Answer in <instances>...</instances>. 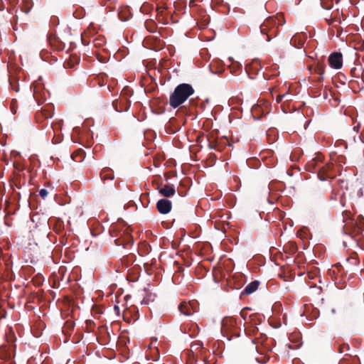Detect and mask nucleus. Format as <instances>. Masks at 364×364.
I'll return each mask as SVG.
<instances>
[{"mask_svg":"<svg viewBox=\"0 0 364 364\" xmlns=\"http://www.w3.org/2000/svg\"><path fill=\"white\" fill-rule=\"evenodd\" d=\"M194 92L191 85L186 83L178 85L170 96V105L176 108L183 104Z\"/></svg>","mask_w":364,"mask_h":364,"instance_id":"1","label":"nucleus"},{"mask_svg":"<svg viewBox=\"0 0 364 364\" xmlns=\"http://www.w3.org/2000/svg\"><path fill=\"white\" fill-rule=\"evenodd\" d=\"M328 62L331 68L340 69L342 67V55L339 53H332L328 58Z\"/></svg>","mask_w":364,"mask_h":364,"instance_id":"2","label":"nucleus"},{"mask_svg":"<svg viewBox=\"0 0 364 364\" xmlns=\"http://www.w3.org/2000/svg\"><path fill=\"white\" fill-rule=\"evenodd\" d=\"M159 211L162 214H166L171 210V203L167 199H161L156 204Z\"/></svg>","mask_w":364,"mask_h":364,"instance_id":"3","label":"nucleus"},{"mask_svg":"<svg viewBox=\"0 0 364 364\" xmlns=\"http://www.w3.org/2000/svg\"><path fill=\"white\" fill-rule=\"evenodd\" d=\"M159 193L165 197H170L175 194L176 191L172 186H165L159 189Z\"/></svg>","mask_w":364,"mask_h":364,"instance_id":"4","label":"nucleus"},{"mask_svg":"<svg viewBox=\"0 0 364 364\" xmlns=\"http://www.w3.org/2000/svg\"><path fill=\"white\" fill-rule=\"evenodd\" d=\"M258 286H259L258 282H257V281L252 282L250 283L245 287V289L244 290V292L246 294H250L253 293L254 291H255L257 289Z\"/></svg>","mask_w":364,"mask_h":364,"instance_id":"5","label":"nucleus"},{"mask_svg":"<svg viewBox=\"0 0 364 364\" xmlns=\"http://www.w3.org/2000/svg\"><path fill=\"white\" fill-rule=\"evenodd\" d=\"M180 311L185 315H191L192 311L191 310V305L188 304H182L179 306Z\"/></svg>","mask_w":364,"mask_h":364,"instance_id":"6","label":"nucleus"},{"mask_svg":"<svg viewBox=\"0 0 364 364\" xmlns=\"http://www.w3.org/2000/svg\"><path fill=\"white\" fill-rule=\"evenodd\" d=\"M39 195L41 196V197H42L43 198H46L47 196H48V191L46 189H41L40 191H39Z\"/></svg>","mask_w":364,"mask_h":364,"instance_id":"7","label":"nucleus"},{"mask_svg":"<svg viewBox=\"0 0 364 364\" xmlns=\"http://www.w3.org/2000/svg\"><path fill=\"white\" fill-rule=\"evenodd\" d=\"M232 321V319H230V318H226V319H224V320L223 321V323H222L223 328H225V326L226 325H228L229 323H231Z\"/></svg>","mask_w":364,"mask_h":364,"instance_id":"8","label":"nucleus"},{"mask_svg":"<svg viewBox=\"0 0 364 364\" xmlns=\"http://www.w3.org/2000/svg\"><path fill=\"white\" fill-rule=\"evenodd\" d=\"M284 96H279L277 99V102H279Z\"/></svg>","mask_w":364,"mask_h":364,"instance_id":"9","label":"nucleus"}]
</instances>
